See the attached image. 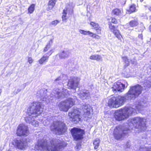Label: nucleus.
Instances as JSON below:
<instances>
[{"label":"nucleus","mask_w":151,"mask_h":151,"mask_svg":"<svg viewBox=\"0 0 151 151\" xmlns=\"http://www.w3.org/2000/svg\"><path fill=\"white\" fill-rule=\"evenodd\" d=\"M142 85L141 86L137 85L131 86L125 96H119L112 97L109 101V106L111 108H117L123 105L127 99H135L141 93L142 88L146 89L150 87L151 82L149 81H147L142 84Z\"/></svg>","instance_id":"nucleus-1"},{"label":"nucleus","mask_w":151,"mask_h":151,"mask_svg":"<svg viewBox=\"0 0 151 151\" xmlns=\"http://www.w3.org/2000/svg\"><path fill=\"white\" fill-rule=\"evenodd\" d=\"M145 101L143 99H142L136 102L135 106L136 109L132 107L129 106L125 107L118 110L115 113V119L118 121H121L127 118L132 114H135L137 111L140 112L145 107Z\"/></svg>","instance_id":"nucleus-2"},{"label":"nucleus","mask_w":151,"mask_h":151,"mask_svg":"<svg viewBox=\"0 0 151 151\" xmlns=\"http://www.w3.org/2000/svg\"><path fill=\"white\" fill-rule=\"evenodd\" d=\"M68 94V90L64 88H62V90L56 88L53 91L52 94L50 95V98L47 97L48 99H47L43 90L41 89L37 91V96L40 99L43 98V101H45L47 103H48L50 101L51 102L54 101V99H61L64 97H65L67 96Z\"/></svg>","instance_id":"nucleus-3"},{"label":"nucleus","mask_w":151,"mask_h":151,"mask_svg":"<svg viewBox=\"0 0 151 151\" xmlns=\"http://www.w3.org/2000/svg\"><path fill=\"white\" fill-rule=\"evenodd\" d=\"M66 145L64 141L59 142L58 140L53 139L50 141L49 144L46 140H41L38 142V146L40 147L43 151H56L58 149L63 147Z\"/></svg>","instance_id":"nucleus-4"},{"label":"nucleus","mask_w":151,"mask_h":151,"mask_svg":"<svg viewBox=\"0 0 151 151\" xmlns=\"http://www.w3.org/2000/svg\"><path fill=\"white\" fill-rule=\"evenodd\" d=\"M42 103L39 102H34L31 104L27 109V114L28 116L25 118L27 123H33L34 117H35L41 114L43 111Z\"/></svg>","instance_id":"nucleus-5"},{"label":"nucleus","mask_w":151,"mask_h":151,"mask_svg":"<svg viewBox=\"0 0 151 151\" xmlns=\"http://www.w3.org/2000/svg\"><path fill=\"white\" fill-rule=\"evenodd\" d=\"M130 131L129 129L125 128L122 126H117L114 129L113 135L115 139L119 140L128 135Z\"/></svg>","instance_id":"nucleus-6"},{"label":"nucleus","mask_w":151,"mask_h":151,"mask_svg":"<svg viewBox=\"0 0 151 151\" xmlns=\"http://www.w3.org/2000/svg\"><path fill=\"white\" fill-rule=\"evenodd\" d=\"M76 100V96L68 98L65 101L59 103L58 105L59 109L60 110L67 111L69 109L75 104V102Z\"/></svg>","instance_id":"nucleus-7"},{"label":"nucleus","mask_w":151,"mask_h":151,"mask_svg":"<svg viewBox=\"0 0 151 151\" xmlns=\"http://www.w3.org/2000/svg\"><path fill=\"white\" fill-rule=\"evenodd\" d=\"M70 132L74 140L76 141L83 139L85 134L84 129L76 127L71 129Z\"/></svg>","instance_id":"nucleus-8"},{"label":"nucleus","mask_w":151,"mask_h":151,"mask_svg":"<svg viewBox=\"0 0 151 151\" xmlns=\"http://www.w3.org/2000/svg\"><path fill=\"white\" fill-rule=\"evenodd\" d=\"M29 134V128L27 126L20 124L17 130L16 134L19 136L27 137Z\"/></svg>","instance_id":"nucleus-9"},{"label":"nucleus","mask_w":151,"mask_h":151,"mask_svg":"<svg viewBox=\"0 0 151 151\" xmlns=\"http://www.w3.org/2000/svg\"><path fill=\"white\" fill-rule=\"evenodd\" d=\"M80 112L78 110L74 109L72 110L69 113V116L72 119V122H83L82 119H81L80 115Z\"/></svg>","instance_id":"nucleus-10"},{"label":"nucleus","mask_w":151,"mask_h":151,"mask_svg":"<svg viewBox=\"0 0 151 151\" xmlns=\"http://www.w3.org/2000/svg\"><path fill=\"white\" fill-rule=\"evenodd\" d=\"M80 79L78 77L72 76L70 78L68 82V86L71 89H75L78 86Z\"/></svg>","instance_id":"nucleus-11"},{"label":"nucleus","mask_w":151,"mask_h":151,"mask_svg":"<svg viewBox=\"0 0 151 151\" xmlns=\"http://www.w3.org/2000/svg\"><path fill=\"white\" fill-rule=\"evenodd\" d=\"M125 87L124 84L119 82H117L114 83L112 89L114 92H116L117 91L122 92L124 90Z\"/></svg>","instance_id":"nucleus-12"},{"label":"nucleus","mask_w":151,"mask_h":151,"mask_svg":"<svg viewBox=\"0 0 151 151\" xmlns=\"http://www.w3.org/2000/svg\"><path fill=\"white\" fill-rule=\"evenodd\" d=\"M14 141L17 147L21 150L24 149L27 144V142L23 140L22 139H16Z\"/></svg>","instance_id":"nucleus-13"},{"label":"nucleus","mask_w":151,"mask_h":151,"mask_svg":"<svg viewBox=\"0 0 151 151\" xmlns=\"http://www.w3.org/2000/svg\"><path fill=\"white\" fill-rule=\"evenodd\" d=\"M109 28L115 36L119 40H121V39L122 38V36L120 34L119 31L116 29L114 25H112L110 23L109 24Z\"/></svg>","instance_id":"nucleus-14"},{"label":"nucleus","mask_w":151,"mask_h":151,"mask_svg":"<svg viewBox=\"0 0 151 151\" xmlns=\"http://www.w3.org/2000/svg\"><path fill=\"white\" fill-rule=\"evenodd\" d=\"M47 121L51 123H63L62 117L60 116H51L47 118Z\"/></svg>","instance_id":"nucleus-15"},{"label":"nucleus","mask_w":151,"mask_h":151,"mask_svg":"<svg viewBox=\"0 0 151 151\" xmlns=\"http://www.w3.org/2000/svg\"><path fill=\"white\" fill-rule=\"evenodd\" d=\"M128 123H145L147 121L145 118L139 117H135L129 119Z\"/></svg>","instance_id":"nucleus-16"},{"label":"nucleus","mask_w":151,"mask_h":151,"mask_svg":"<svg viewBox=\"0 0 151 151\" xmlns=\"http://www.w3.org/2000/svg\"><path fill=\"white\" fill-rule=\"evenodd\" d=\"M52 53V50H50L47 53L44 55L39 60V63L40 64H43L44 63L47 61L49 56Z\"/></svg>","instance_id":"nucleus-17"},{"label":"nucleus","mask_w":151,"mask_h":151,"mask_svg":"<svg viewBox=\"0 0 151 151\" xmlns=\"http://www.w3.org/2000/svg\"><path fill=\"white\" fill-rule=\"evenodd\" d=\"M79 32L81 34L85 35H88L90 37H92L96 38L98 39L100 38V37L99 36L89 31H86L80 29L79 30Z\"/></svg>","instance_id":"nucleus-18"},{"label":"nucleus","mask_w":151,"mask_h":151,"mask_svg":"<svg viewBox=\"0 0 151 151\" xmlns=\"http://www.w3.org/2000/svg\"><path fill=\"white\" fill-rule=\"evenodd\" d=\"M78 95L79 98L83 100L88 98L90 96V93L88 90H84Z\"/></svg>","instance_id":"nucleus-19"},{"label":"nucleus","mask_w":151,"mask_h":151,"mask_svg":"<svg viewBox=\"0 0 151 151\" xmlns=\"http://www.w3.org/2000/svg\"><path fill=\"white\" fill-rule=\"evenodd\" d=\"M83 109L84 113V114L85 115V116L89 117V116L91 114L90 111L91 109L90 106L88 107V105L86 104L84 105H83Z\"/></svg>","instance_id":"nucleus-20"},{"label":"nucleus","mask_w":151,"mask_h":151,"mask_svg":"<svg viewBox=\"0 0 151 151\" xmlns=\"http://www.w3.org/2000/svg\"><path fill=\"white\" fill-rule=\"evenodd\" d=\"M69 55V52L67 50H65L62 52L58 54L59 58L61 59H64L68 57Z\"/></svg>","instance_id":"nucleus-21"},{"label":"nucleus","mask_w":151,"mask_h":151,"mask_svg":"<svg viewBox=\"0 0 151 151\" xmlns=\"http://www.w3.org/2000/svg\"><path fill=\"white\" fill-rule=\"evenodd\" d=\"M90 24L96 31L98 34H101V29L97 23L92 22H90Z\"/></svg>","instance_id":"nucleus-22"},{"label":"nucleus","mask_w":151,"mask_h":151,"mask_svg":"<svg viewBox=\"0 0 151 151\" xmlns=\"http://www.w3.org/2000/svg\"><path fill=\"white\" fill-rule=\"evenodd\" d=\"M51 130L57 131L59 134H62L64 132V130H65L64 128H57V127H55L54 125H52L51 126Z\"/></svg>","instance_id":"nucleus-23"},{"label":"nucleus","mask_w":151,"mask_h":151,"mask_svg":"<svg viewBox=\"0 0 151 151\" xmlns=\"http://www.w3.org/2000/svg\"><path fill=\"white\" fill-rule=\"evenodd\" d=\"M90 59L97 61H102V57L99 55H92L90 57Z\"/></svg>","instance_id":"nucleus-24"},{"label":"nucleus","mask_w":151,"mask_h":151,"mask_svg":"<svg viewBox=\"0 0 151 151\" xmlns=\"http://www.w3.org/2000/svg\"><path fill=\"white\" fill-rule=\"evenodd\" d=\"M121 10L118 8H115L113 9L112 11V14L116 15L119 16L121 14Z\"/></svg>","instance_id":"nucleus-25"},{"label":"nucleus","mask_w":151,"mask_h":151,"mask_svg":"<svg viewBox=\"0 0 151 151\" xmlns=\"http://www.w3.org/2000/svg\"><path fill=\"white\" fill-rule=\"evenodd\" d=\"M56 0H50L49 1L48 5V7L47 9L49 10H51L52 9L53 7L55 6Z\"/></svg>","instance_id":"nucleus-26"},{"label":"nucleus","mask_w":151,"mask_h":151,"mask_svg":"<svg viewBox=\"0 0 151 151\" xmlns=\"http://www.w3.org/2000/svg\"><path fill=\"white\" fill-rule=\"evenodd\" d=\"M138 24V21L137 19L132 20L129 22L130 26L132 27H134L137 26Z\"/></svg>","instance_id":"nucleus-27"},{"label":"nucleus","mask_w":151,"mask_h":151,"mask_svg":"<svg viewBox=\"0 0 151 151\" xmlns=\"http://www.w3.org/2000/svg\"><path fill=\"white\" fill-rule=\"evenodd\" d=\"M52 43V40H51L47 44L45 47L44 48L43 52H44L47 51L50 48L51 45Z\"/></svg>","instance_id":"nucleus-28"},{"label":"nucleus","mask_w":151,"mask_h":151,"mask_svg":"<svg viewBox=\"0 0 151 151\" xmlns=\"http://www.w3.org/2000/svg\"><path fill=\"white\" fill-rule=\"evenodd\" d=\"M100 140L99 139H96L94 140L93 144L94 145V148L95 149H97L99 146Z\"/></svg>","instance_id":"nucleus-29"},{"label":"nucleus","mask_w":151,"mask_h":151,"mask_svg":"<svg viewBox=\"0 0 151 151\" xmlns=\"http://www.w3.org/2000/svg\"><path fill=\"white\" fill-rule=\"evenodd\" d=\"M35 5L34 4H32L28 8V12L30 14L32 13L35 10Z\"/></svg>","instance_id":"nucleus-30"},{"label":"nucleus","mask_w":151,"mask_h":151,"mask_svg":"<svg viewBox=\"0 0 151 151\" xmlns=\"http://www.w3.org/2000/svg\"><path fill=\"white\" fill-rule=\"evenodd\" d=\"M68 11V9H67V8L63 10V15L62 17V18L63 21L64 20H65L66 19V15Z\"/></svg>","instance_id":"nucleus-31"},{"label":"nucleus","mask_w":151,"mask_h":151,"mask_svg":"<svg viewBox=\"0 0 151 151\" xmlns=\"http://www.w3.org/2000/svg\"><path fill=\"white\" fill-rule=\"evenodd\" d=\"M122 58L123 61L126 64L127 66H128L129 65V61L127 57H122Z\"/></svg>","instance_id":"nucleus-32"},{"label":"nucleus","mask_w":151,"mask_h":151,"mask_svg":"<svg viewBox=\"0 0 151 151\" xmlns=\"http://www.w3.org/2000/svg\"><path fill=\"white\" fill-rule=\"evenodd\" d=\"M135 7L134 5H132L130 6L129 10L131 12L135 11Z\"/></svg>","instance_id":"nucleus-33"},{"label":"nucleus","mask_w":151,"mask_h":151,"mask_svg":"<svg viewBox=\"0 0 151 151\" xmlns=\"http://www.w3.org/2000/svg\"><path fill=\"white\" fill-rule=\"evenodd\" d=\"M59 22L57 20H55L52 21L51 24H50V25L55 26Z\"/></svg>","instance_id":"nucleus-34"},{"label":"nucleus","mask_w":151,"mask_h":151,"mask_svg":"<svg viewBox=\"0 0 151 151\" xmlns=\"http://www.w3.org/2000/svg\"><path fill=\"white\" fill-rule=\"evenodd\" d=\"M61 78L60 76L57 78L55 80V81L57 83L60 84L61 83Z\"/></svg>","instance_id":"nucleus-35"},{"label":"nucleus","mask_w":151,"mask_h":151,"mask_svg":"<svg viewBox=\"0 0 151 151\" xmlns=\"http://www.w3.org/2000/svg\"><path fill=\"white\" fill-rule=\"evenodd\" d=\"M28 62L29 64L32 63L33 62V60L31 57H29Z\"/></svg>","instance_id":"nucleus-36"},{"label":"nucleus","mask_w":151,"mask_h":151,"mask_svg":"<svg viewBox=\"0 0 151 151\" xmlns=\"http://www.w3.org/2000/svg\"><path fill=\"white\" fill-rule=\"evenodd\" d=\"M111 23H116L117 22V21H116V19L115 18H112V19H111Z\"/></svg>","instance_id":"nucleus-37"},{"label":"nucleus","mask_w":151,"mask_h":151,"mask_svg":"<svg viewBox=\"0 0 151 151\" xmlns=\"http://www.w3.org/2000/svg\"><path fill=\"white\" fill-rule=\"evenodd\" d=\"M121 3H122V4H125L126 2V0H120Z\"/></svg>","instance_id":"nucleus-38"},{"label":"nucleus","mask_w":151,"mask_h":151,"mask_svg":"<svg viewBox=\"0 0 151 151\" xmlns=\"http://www.w3.org/2000/svg\"><path fill=\"white\" fill-rule=\"evenodd\" d=\"M21 91V90L20 89H17V91L16 92V93L17 94L19 92Z\"/></svg>","instance_id":"nucleus-39"},{"label":"nucleus","mask_w":151,"mask_h":151,"mask_svg":"<svg viewBox=\"0 0 151 151\" xmlns=\"http://www.w3.org/2000/svg\"><path fill=\"white\" fill-rule=\"evenodd\" d=\"M142 34H140L139 35V37L140 38H142Z\"/></svg>","instance_id":"nucleus-40"},{"label":"nucleus","mask_w":151,"mask_h":151,"mask_svg":"<svg viewBox=\"0 0 151 151\" xmlns=\"http://www.w3.org/2000/svg\"><path fill=\"white\" fill-rule=\"evenodd\" d=\"M131 62L133 64H135V62L134 61L132 62V60H131Z\"/></svg>","instance_id":"nucleus-41"},{"label":"nucleus","mask_w":151,"mask_h":151,"mask_svg":"<svg viewBox=\"0 0 151 151\" xmlns=\"http://www.w3.org/2000/svg\"><path fill=\"white\" fill-rule=\"evenodd\" d=\"M149 10H150V11H151V6L149 7Z\"/></svg>","instance_id":"nucleus-42"},{"label":"nucleus","mask_w":151,"mask_h":151,"mask_svg":"<svg viewBox=\"0 0 151 151\" xmlns=\"http://www.w3.org/2000/svg\"><path fill=\"white\" fill-rule=\"evenodd\" d=\"M144 0H140V1H141V2H142V1H143Z\"/></svg>","instance_id":"nucleus-43"},{"label":"nucleus","mask_w":151,"mask_h":151,"mask_svg":"<svg viewBox=\"0 0 151 151\" xmlns=\"http://www.w3.org/2000/svg\"><path fill=\"white\" fill-rule=\"evenodd\" d=\"M127 83V86H128V83H127H127Z\"/></svg>","instance_id":"nucleus-44"},{"label":"nucleus","mask_w":151,"mask_h":151,"mask_svg":"<svg viewBox=\"0 0 151 151\" xmlns=\"http://www.w3.org/2000/svg\"><path fill=\"white\" fill-rule=\"evenodd\" d=\"M72 10H71V13H72Z\"/></svg>","instance_id":"nucleus-45"}]
</instances>
